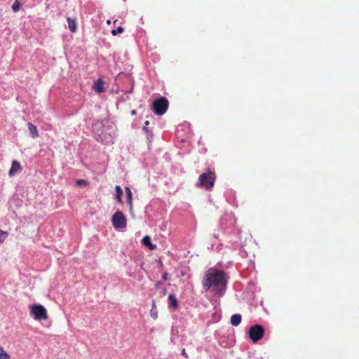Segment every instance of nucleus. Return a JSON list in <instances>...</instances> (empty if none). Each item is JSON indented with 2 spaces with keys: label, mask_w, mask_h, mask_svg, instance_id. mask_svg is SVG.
Here are the masks:
<instances>
[{
  "label": "nucleus",
  "mask_w": 359,
  "mask_h": 359,
  "mask_svg": "<svg viewBox=\"0 0 359 359\" xmlns=\"http://www.w3.org/2000/svg\"><path fill=\"white\" fill-rule=\"evenodd\" d=\"M227 279L225 273L215 269H208L203 278V286L205 290L212 289V291L218 297L224 294L226 288Z\"/></svg>",
  "instance_id": "f257e3e1"
},
{
  "label": "nucleus",
  "mask_w": 359,
  "mask_h": 359,
  "mask_svg": "<svg viewBox=\"0 0 359 359\" xmlns=\"http://www.w3.org/2000/svg\"><path fill=\"white\" fill-rule=\"evenodd\" d=\"M215 180L214 172H204L199 176L198 186L208 189L213 187Z\"/></svg>",
  "instance_id": "f03ea898"
},
{
  "label": "nucleus",
  "mask_w": 359,
  "mask_h": 359,
  "mask_svg": "<svg viewBox=\"0 0 359 359\" xmlns=\"http://www.w3.org/2000/svg\"><path fill=\"white\" fill-rule=\"evenodd\" d=\"M30 313L36 320H45L48 319L46 309L41 304H33L30 306Z\"/></svg>",
  "instance_id": "7ed1b4c3"
},
{
  "label": "nucleus",
  "mask_w": 359,
  "mask_h": 359,
  "mask_svg": "<svg viewBox=\"0 0 359 359\" xmlns=\"http://www.w3.org/2000/svg\"><path fill=\"white\" fill-rule=\"evenodd\" d=\"M111 223L115 229L121 230L126 227L127 220L121 211H116L111 217Z\"/></svg>",
  "instance_id": "20e7f679"
},
{
  "label": "nucleus",
  "mask_w": 359,
  "mask_h": 359,
  "mask_svg": "<svg viewBox=\"0 0 359 359\" xmlns=\"http://www.w3.org/2000/svg\"><path fill=\"white\" fill-rule=\"evenodd\" d=\"M168 107V101L165 97H161L153 102L152 109L156 115H163Z\"/></svg>",
  "instance_id": "39448f33"
},
{
  "label": "nucleus",
  "mask_w": 359,
  "mask_h": 359,
  "mask_svg": "<svg viewBox=\"0 0 359 359\" xmlns=\"http://www.w3.org/2000/svg\"><path fill=\"white\" fill-rule=\"evenodd\" d=\"M248 334L250 339L257 342L263 337L264 330L261 325H255L250 328Z\"/></svg>",
  "instance_id": "423d86ee"
},
{
  "label": "nucleus",
  "mask_w": 359,
  "mask_h": 359,
  "mask_svg": "<svg viewBox=\"0 0 359 359\" xmlns=\"http://www.w3.org/2000/svg\"><path fill=\"white\" fill-rule=\"evenodd\" d=\"M22 169V166L18 161H13L11 167L8 172L9 176H14L15 174L20 172Z\"/></svg>",
  "instance_id": "0eeeda50"
},
{
  "label": "nucleus",
  "mask_w": 359,
  "mask_h": 359,
  "mask_svg": "<svg viewBox=\"0 0 359 359\" xmlns=\"http://www.w3.org/2000/svg\"><path fill=\"white\" fill-rule=\"evenodd\" d=\"M93 89L97 93H101L105 90L104 82L102 79H99L94 82Z\"/></svg>",
  "instance_id": "6e6552de"
},
{
  "label": "nucleus",
  "mask_w": 359,
  "mask_h": 359,
  "mask_svg": "<svg viewBox=\"0 0 359 359\" xmlns=\"http://www.w3.org/2000/svg\"><path fill=\"white\" fill-rule=\"evenodd\" d=\"M125 189H126V195H127V201H128V206H129V210H130V213L133 214V194H132V191L130 189V188L128 187H126Z\"/></svg>",
  "instance_id": "1a4fd4ad"
},
{
  "label": "nucleus",
  "mask_w": 359,
  "mask_h": 359,
  "mask_svg": "<svg viewBox=\"0 0 359 359\" xmlns=\"http://www.w3.org/2000/svg\"><path fill=\"white\" fill-rule=\"evenodd\" d=\"M27 127L30 133V136L32 138H36L39 137L37 128L34 124H32L31 122H29L27 123Z\"/></svg>",
  "instance_id": "9d476101"
},
{
  "label": "nucleus",
  "mask_w": 359,
  "mask_h": 359,
  "mask_svg": "<svg viewBox=\"0 0 359 359\" xmlns=\"http://www.w3.org/2000/svg\"><path fill=\"white\" fill-rule=\"evenodd\" d=\"M142 243L150 250H156V245L153 244L151 242V238L149 236H145L142 238Z\"/></svg>",
  "instance_id": "9b49d317"
},
{
  "label": "nucleus",
  "mask_w": 359,
  "mask_h": 359,
  "mask_svg": "<svg viewBox=\"0 0 359 359\" xmlns=\"http://www.w3.org/2000/svg\"><path fill=\"white\" fill-rule=\"evenodd\" d=\"M168 303L169 306L170 307L174 309H177L178 307V301L174 294H170L168 295Z\"/></svg>",
  "instance_id": "f8f14e48"
},
{
  "label": "nucleus",
  "mask_w": 359,
  "mask_h": 359,
  "mask_svg": "<svg viewBox=\"0 0 359 359\" xmlns=\"http://www.w3.org/2000/svg\"><path fill=\"white\" fill-rule=\"evenodd\" d=\"M67 22L69 30L72 32H75L77 29V25L76 20L71 18H67Z\"/></svg>",
  "instance_id": "ddd939ff"
},
{
  "label": "nucleus",
  "mask_w": 359,
  "mask_h": 359,
  "mask_svg": "<svg viewBox=\"0 0 359 359\" xmlns=\"http://www.w3.org/2000/svg\"><path fill=\"white\" fill-rule=\"evenodd\" d=\"M115 191H116V199L117 202L120 204H122L123 203V201L121 198V195L123 194L122 189L121 188L120 186L116 185L115 187Z\"/></svg>",
  "instance_id": "4468645a"
},
{
  "label": "nucleus",
  "mask_w": 359,
  "mask_h": 359,
  "mask_svg": "<svg viewBox=\"0 0 359 359\" xmlns=\"http://www.w3.org/2000/svg\"><path fill=\"white\" fill-rule=\"evenodd\" d=\"M241 322V316L240 314H233L231 318V323L233 326H238Z\"/></svg>",
  "instance_id": "2eb2a0df"
},
{
  "label": "nucleus",
  "mask_w": 359,
  "mask_h": 359,
  "mask_svg": "<svg viewBox=\"0 0 359 359\" xmlns=\"http://www.w3.org/2000/svg\"><path fill=\"white\" fill-rule=\"evenodd\" d=\"M151 316L156 320L158 318V311L156 306V302L154 300L152 301V306L150 311Z\"/></svg>",
  "instance_id": "dca6fc26"
},
{
  "label": "nucleus",
  "mask_w": 359,
  "mask_h": 359,
  "mask_svg": "<svg viewBox=\"0 0 359 359\" xmlns=\"http://www.w3.org/2000/svg\"><path fill=\"white\" fill-rule=\"evenodd\" d=\"M0 359H11V357L8 353H7L3 348L2 346H0Z\"/></svg>",
  "instance_id": "f3484780"
},
{
  "label": "nucleus",
  "mask_w": 359,
  "mask_h": 359,
  "mask_svg": "<svg viewBox=\"0 0 359 359\" xmlns=\"http://www.w3.org/2000/svg\"><path fill=\"white\" fill-rule=\"evenodd\" d=\"M8 235V233L6 231L0 229V244L5 241Z\"/></svg>",
  "instance_id": "a211bd4d"
},
{
  "label": "nucleus",
  "mask_w": 359,
  "mask_h": 359,
  "mask_svg": "<svg viewBox=\"0 0 359 359\" xmlns=\"http://www.w3.org/2000/svg\"><path fill=\"white\" fill-rule=\"evenodd\" d=\"M123 32V28L122 27H118L117 29L111 30V34L114 36H116V34H121Z\"/></svg>",
  "instance_id": "6ab92c4d"
},
{
  "label": "nucleus",
  "mask_w": 359,
  "mask_h": 359,
  "mask_svg": "<svg viewBox=\"0 0 359 359\" xmlns=\"http://www.w3.org/2000/svg\"><path fill=\"white\" fill-rule=\"evenodd\" d=\"M20 8V5L18 1H15L12 5V10L13 12H18Z\"/></svg>",
  "instance_id": "aec40b11"
},
{
  "label": "nucleus",
  "mask_w": 359,
  "mask_h": 359,
  "mask_svg": "<svg viewBox=\"0 0 359 359\" xmlns=\"http://www.w3.org/2000/svg\"><path fill=\"white\" fill-rule=\"evenodd\" d=\"M75 183L78 186H86L88 184V182L84 180H77Z\"/></svg>",
  "instance_id": "412c9836"
},
{
  "label": "nucleus",
  "mask_w": 359,
  "mask_h": 359,
  "mask_svg": "<svg viewBox=\"0 0 359 359\" xmlns=\"http://www.w3.org/2000/svg\"><path fill=\"white\" fill-rule=\"evenodd\" d=\"M102 141L104 143V144H110V143H113V137L111 136V135H109L107 139L104 141L103 140H102Z\"/></svg>",
  "instance_id": "4be33fe9"
},
{
  "label": "nucleus",
  "mask_w": 359,
  "mask_h": 359,
  "mask_svg": "<svg viewBox=\"0 0 359 359\" xmlns=\"http://www.w3.org/2000/svg\"><path fill=\"white\" fill-rule=\"evenodd\" d=\"M162 277L165 280L169 279V275L167 272L163 273Z\"/></svg>",
  "instance_id": "5701e85b"
},
{
  "label": "nucleus",
  "mask_w": 359,
  "mask_h": 359,
  "mask_svg": "<svg viewBox=\"0 0 359 359\" xmlns=\"http://www.w3.org/2000/svg\"><path fill=\"white\" fill-rule=\"evenodd\" d=\"M182 355H184L185 358H188V355H187V353H186V351H185V349H184V348H183V349H182Z\"/></svg>",
  "instance_id": "b1692460"
},
{
  "label": "nucleus",
  "mask_w": 359,
  "mask_h": 359,
  "mask_svg": "<svg viewBox=\"0 0 359 359\" xmlns=\"http://www.w3.org/2000/svg\"><path fill=\"white\" fill-rule=\"evenodd\" d=\"M135 114H136V111H135V110H133V111H131V114H132V115H135Z\"/></svg>",
  "instance_id": "393cba45"
},
{
  "label": "nucleus",
  "mask_w": 359,
  "mask_h": 359,
  "mask_svg": "<svg viewBox=\"0 0 359 359\" xmlns=\"http://www.w3.org/2000/svg\"><path fill=\"white\" fill-rule=\"evenodd\" d=\"M107 23L109 25V24L111 23L110 20H108L107 21Z\"/></svg>",
  "instance_id": "a878e982"
},
{
  "label": "nucleus",
  "mask_w": 359,
  "mask_h": 359,
  "mask_svg": "<svg viewBox=\"0 0 359 359\" xmlns=\"http://www.w3.org/2000/svg\"><path fill=\"white\" fill-rule=\"evenodd\" d=\"M148 124H149V121H147L145 122V125H146V126H148Z\"/></svg>",
  "instance_id": "bb28decb"
}]
</instances>
